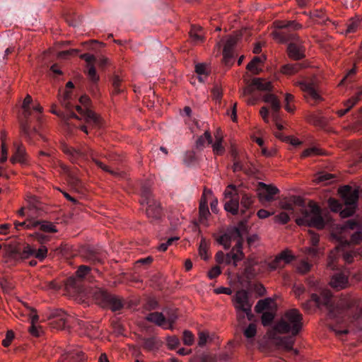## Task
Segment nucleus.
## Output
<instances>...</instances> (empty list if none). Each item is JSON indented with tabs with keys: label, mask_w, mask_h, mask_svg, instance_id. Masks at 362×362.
I'll return each instance as SVG.
<instances>
[{
	"label": "nucleus",
	"mask_w": 362,
	"mask_h": 362,
	"mask_svg": "<svg viewBox=\"0 0 362 362\" xmlns=\"http://www.w3.org/2000/svg\"><path fill=\"white\" fill-rule=\"evenodd\" d=\"M34 221V219L27 220L23 222H15V228L16 230H20L21 228H25L28 229L33 228V223L32 221Z\"/></svg>",
	"instance_id": "5fc2aeb1"
},
{
	"label": "nucleus",
	"mask_w": 362,
	"mask_h": 362,
	"mask_svg": "<svg viewBox=\"0 0 362 362\" xmlns=\"http://www.w3.org/2000/svg\"><path fill=\"white\" fill-rule=\"evenodd\" d=\"M276 221H279L283 224L287 223L290 220V216L286 212H281L279 214L275 216Z\"/></svg>",
	"instance_id": "bf43d9fd"
},
{
	"label": "nucleus",
	"mask_w": 362,
	"mask_h": 362,
	"mask_svg": "<svg viewBox=\"0 0 362 362\" xmlns=\"http://www.w3.org/2000/svg\"><path fill=\"white\" fill-rule=\"evenodd\" d=\"M61 150L67 156L72 163H78L81 160H86L90 157L100 168L112 175L115 174V173L111 170L108 166L95 158L93 150L88 146L84 145L80 148H76L66 144H62L61 145Z\"/></svg>",
	"instance_id": "6e6552de"
},
{
	"label": "nucleus",
	"mask_w": 362,
	"mask_h": 362,
	"mask_svg": "<svg viewBox=\"0 0 362 362\" xmlns=\"http://www.w3.org/2000/svg\"><path fill=\"white\" fill-rule=\"evenodd\" d=\"M209 214L210 212L208 208L207 201L206 199L203 200V198H202L199 204V221L205 224Z\"/></svg>",
	"instance_id": "e433bc0d"
},
{
	"label": "nucleus",
	"mask_w": 362,
	"mask_h": 362,
	"mask_svg": "<svg viewBox=\"0 0 362 362\" xmlns=\"http://www.w3.org/2000/svg\"><path fill=\"white\" fill-rule=\"evenodd\" d=\"M13 155L10 158L13 164L19 163L21 165L28 163V154L23 144L20 141H14L12 148Z\"/></svg>",
	"instance_id": "a211bd4d"
},
{
	"label": "nucleus",
	"mask_w": 362,
	"mask_h": 362,
	"mask_svg": "<svg viewBox=\"0 0 362 362\" xmlns=\"http://www.w3.org/2000/svg\"><path fill=\"white\" fill-rule=\"evenodd\" d=\"M207 141L209 144H212V136L209 131H205L203 135L198 137L196 141V148L198 150H202L204 147L205 141Z\"/></svg>",
	"instance_id": "ea45409f"
},
{
	"label": "nucleus",
	"mask_w": 362,
	"mask_h": 362,
	"mask_svg": "<svg viewBox=\"0 0 362 362\" xmlns=\"http://www.w3.org/2000/svg\"><path fill=\"white\" fill-rule=\"evenodd\" d=\"M312 264L305 260H301L298 264L297 269L301 274H305L310 270Z\"/></svg>",
	"instance_id": "3c124183"
},
{
	"label": "nucleus",
	"mask_w": 362,
	"mask_h": 362,
	"mask_svg": "<svg viewBox=\"0 0 362 362\" xmlns=\"http://www.w3.org/2000/svg\"><path fill=\"white\" fill-rule=\"evenodd\" d=\"M49 319L53 327L61 329L71 326L72 318L62 310H54L50 312Z\"/></svg>",
	"instance_id": "dca6fc26"
},
{
	"label": "nucleus",
	"mask_w": 362,
	"mask_h": 362,
	"mask_svg": "<svg viewBox=\"0 0 362 362\" xmlns=\"http://www.w3.org/2000/svg\"><path fill=\"white\" fill-rule=\"evenodd\" d=\"M86 357L84 354L78 349H69L64 352L60 359L59 362H85Z\"/></svg>",
	"instance_id": "393cba45"
},
{
	"label": "nucleus",
	"mask_w": 362,
	"mask_h": 362,
	"mask_svg": "<svg viewBox=\"0 0 362 362\" xmlns=\"http://www.w3.org/2000/svg\"><path fill=\"white\" fill-rule=\"evenodd\" d=\"M303 315L297 309H290L285 312L280 320L273 326L271 335L273 338L275 334L291 333V336L281 337L279 344L287 351H293L295 355L298 354V350L293 349L294 337L298 334L302 328Z\"/></svg>",
	"instance_id": "39448f33"
},
{
	"label": "nucleus",
	"mask_w": 362,
	"mask_h": 362,
	"mask_svg": "<svg viewBox=\"0 0 362 362\" xmlns=\"http://www.w3.org/2000/svg\"><path fill=\"white\" fill-rule=\"evenodd\" d=\"M167 344L170 349H175L180 345V340L176 336H170L167 338Z\"/></svg>",
	"instance_id": "6e6d98bb"
},
{
	"label": "nucleus",
	"mask_w": 362,
	"mask_h": 362,
	"mask_svg": "<svg viewBox=\"0 0 362 362\" xmlns=\"http://www.w3.org/2000/svg\"><path fill=\"white\" fill-rule=\"evenodd\" d=\"M202 28H197L194 25H193L191 28V30L189 31V36L191 40L194 42H198L202 41V35L199 33L201 32Z\"/></svg>",
	"instance_id": "a18cd8bd"
},
{
	"label": "nucleus",
	"mask_w": 362,
	"mask_h": 362,
	"mask_svg": "<svg viewBox=\"0 0 362 362\" xmlns=\"http://www.w3.org/2000/svg\"><path fill=\"white\" fill-rule=\"evenodd\" d=\"M282 208L291 213L298 226H307L317 229H322L325 226L322 210L314 202L306 204L301 197H295L293 203H284Z\"/></svg>",
	"instance_id": "7ed1b4c3"
},
{
	"label": "nucleus",
	"mask_w": 362,
	"mask_h": 362,
	"mask_svg": "<svg viewBox=\"0 0 362 362\" xmlns=\"http://www.w3.org/2000/svg\"><path fill=\"white\" fill-rule=\"evenodd\" d=\"M339 193L344 202V204L338 200L331 198L328 201L330 209L334 212H339L343 218L351 216L356 211L358 201V192L349 185L341 187Z\"/></svg>",
	"instance_id": "423d86ee"
},
{
	"label": "nucleus",
	"mask_w": 362,
	"mask_h": 362,
	"mask_svg": "<svg viewBox=\"0 0 362 362\" xmlns=\"http://www.w3.org/2000/svg\"><path fill=\"white\" fill-rule=\"evenodd\" d=\"M362 25V18L356 21H353L347 25L346 30V33H352L356 31L359 26Z\"/></svg>",
	"instance_id": "09e8293b"
},
{
	"label": "nucleus",
	"mask_w": 362,
	"mask_h": 362,
	"mask_svg": "<svg viewBox=\"0 0 362 362\" xmlns=\"http://www.w3.org/2000/svg\"><path fill=\"white\" fill-rule=\"evenodd\" d=\"M287 54L291 59L300 60L303 59L305 55V48L301 44V40H293L288 43L287 46Z\"/></svg>",
	"instance_id": "5701e85b"
},
{
	"label": "nucleus",
	"mask_w": 362,
	"mask_h": 362,
	"mask_svg": "<svg viewBox=\"0 0 362 362\" xmlns=\"http://www.w3.org/2000/svg\"><path fill=\"white\" fill-rule=\"evenodd\" d=\"M334 178V176L332 174L327 173H318L315 178V180L317 182H331L332 179Z\"/></svg>",
	"instance_id": "49530a36"
},
{
	"label": "nucleus",
	"mask_w": 362,
	"mask_h": 362,
	"mask_svg": "<svg viewBox=\"0 0 362 362\" xmlns=\"http://www.w3.org/2000/svg\"><path fill=\"white\" fill-rule=\"evenodd\" d=\"M361 97L362 90H358L356 93L355 95H354L353 97H351L350 99L347 100L345 102L344 105L346 106V108L337 111L338 116L342 117L345 114H346L351 109V107L354 106L358 103V101L361 100Z\"/></svg>",
	"instance_id": "c756f323"
},
{
	"label": "nucleus",
	"mask_w": 362,
	"mask_h": 362,
	"mask_svg": "<svg viewBox=\"0 0 362 362\" xmlns=\"http://www.w3.org/2000/svg\"><path fill=\"white\" fill-rule=\"evenodd\" d=\"M83 258L86 262L93 264H103L105 258H106V252L99 249L88 247L83 254Z\"/></svg>",
	"instance_id": "412c9836"
},
{
	"label": "nucleus",
	"mask_w": 362,
	"mask_h": 362,
	"mask_svg": "<svg viewBox=\"0 0 362 362\" xmlns=\"http://www.w3.org/2000/svg\"><path fill=\"white\" fill-rule=\"evenodd\" d=\"M70 99V92L64 90L63 96L59 98V100L71 117L84 120L86 124H83L80 127L81 131L88 134V127L94 129H100L103 127L102 119L89 108L90 99L88 95H83L79 99V102L84 107L80 105L74 106L71 104Z\"/></svg>",
	"instance_id": "20e7f679"
},
{
	"label": "nucleus",
	"mask_w": 362,
	"mask_h": 362,
	"mask_svg": "<svg viewBox=\"0 0 362 362\" xmlns=\"http://www.w3.org/2000/svg\"><path fill=\"white\" fill-rule=\"evenodd\" d=\"M122 80L119 76L115 75L112 78V85L113 88V93L115 94H119L123 91L124 88L122 84Z\"/></svg>",
	"instance_id": "37998d69"
},
{
	"label": "nucleus",
	"mask_w": 362,
	"mask_h": 362,
	"mask_svg": "<svg viewBox=\"0 0 362 362\" xmlns=\"http://www.w3.org/2000/svg\"><path fill=\"white\" fill-rule=\"evenodd\" d=\"M29 309L30 310L32 315L30 316L31 325L29 328V331L32 335L38 337L40 336V329L39 327L35 325V324L37 322L39 317L37 315L34 314L35 313V310L34 309L30 308H29Z\"/></svg>",
	"instance_id": "4c0bfd02"
},
{
	"label": "nucleus",
	"mask_w": 362,
	"mask_h": 362,
	"mask_svg": "<svg viewBox=\"0 0 362 362\" xmlns=\"http://www.w3.org/2000/svg\"><path fill=\"white\" fill-rule=\"evenodd\" d=\"M221 273V268L218 266H215L209 272L208 276L209 279H213L216 278Z\"/></svg>",
	"instance_id": "774afa93"
},
{
	"label": "nucleus",
	"mask_w": 362,
	"mask_h": 362,
	"mask_svg": "<svg viewBox=\"0 0 362 362\" xmlns=\"http://www.w3.org/2000/svg\"><path fill=\"white\" fill-rule=\"evenodd\" d=\"M257 328L256 325L253 323L249 325V326L244 330V335L247 338H252L256 335Z\"/></svg>",
	"instance_id": "864d4df0"
},
{
	"label": "nucleus",
	"mask_w": 362,
	"mask_h": 362,
	"mask_svg": "<svg viewBox=\"0 0 362 362\" xmlns=\"http://www.w3.org/2000/svg\"><path fill=\"white\" fill-rule=\"evenodd\" d=\"M233 304L237 310V318L240 322L245 320V315L248 320H252L254 315L252 313V303L249 300V295L244 289L239 290L233 296Z\"/></svg>",
	"instance_id": "9b49d317"
},
{
	"label": "nucleus",
	"mask_w": 362,
	"mask_h": 362,
	"mask_svg": "<svg viewBox=\"0 0 362 362\" xmlns=\"http://www.w3.org/2000/svg\"><path fill=\"white\" fill-rule=\"evenodd\" d=\"M32 223H33V228L39 227L42 231H44L46 233L57 232V229L55 228V226L49 222L34 220L32 221Z\"/></svg>",
	"instance_id": "f704fd0d"
},
{
	"label": "nucleus",
	"mask_w": 362,
	"mask_h": 362,
	"mask_svg": "<svg viewBox=\"0 0 362 362\" xmlns=\"http://www.w3.org/2000/svg\"><path fill=\"white\" fill-rule=\"evenodd\" d=\"M275 26L278 30L272 33L273 38L280 43L291 42L293 40L299 41V37L293 31L300 30L302 25L296 21H277Z\"/></svg>",
	"instance_id": "1a4fd4ad"
},
{
	"label": "nucleus",
	"mask_w": 362,
	"mask_h": 362,
	"mask_svg": "<svg viewBox=\"0 0 362 362\" xmlns=\"http://www.w3.org/2000/svg\"><path fill=\"white\" fill-rule=\"evenodd\" d=\"M247 219L244 218L239 221L237 226H234L221 235L216 237V241L223 245L225 250H228L230 247L232 240L237 241L232 250L226 255L222 251H218L216 254V260L218 263L226 262L227 264L233 263L234 266H237V263L242 260L245 256L243 252V245L244 235L247 233Z\"/></svg>",
	"instance_id": "f03ea898"
},
{
	"label": "nucleus",
	"mask_w": 362,
	"mask_h": 362,
	"mask_svg": "<svg viewBox=\"0 0 362 362\" xmlns=\"http://www.w3.org/2000/svg\"><path fill=\"white\" fill-rule=\"evenodd\" d=\"M260 90H270L272 88V84L269 81H265L261 78L252 79L250 84L245 87L241 92V97H248L252 94L255 89Z\"/></svg>",
	"instance_id": "f3484780"
},
{
	"label": "nucleus",
	"mask_w": 362,
	"mask_h": 362,
	"mask_svg": "<svg viewBox=\"0 0 362 362\" xmlns=\"http://www.w3.org/2000/svg\"><path fill=\"white\" fill-rule=\"evenodd\" d=\"M158 307H159L158 303L155 299H152V298L148 299V300L147 301V303L145 305V308L147 310H156V309H158Z\"/></svg>",
	"instance_id": "338daca9"
},
{
	"label": "nucleus",
	"mask_w": 362,
	"mask_h": 362,
	"mask_svg": "<svg viewBox=\"0 0 362 362\" xmlns=\"http://www.w3.org/2000/svg\"><path fill=\"white\" fill-rule=\"evenodd\" d=\"M293 95L289 93H287L285 95V108L288 112H293L294 110V107L290 105V103L293 101Z\"/></svg>",
	"instance_id": "052dcab7"
},
{
	"label": "nucleus",
	"mask_w": 362,
	"mask_h": 362,
	"mask_svg": "<svg viewBox=\"0 0 362 362\" xmlns=\"http://www.w3.org/2000/svg\"><path fill=\"white\" fill-rule=\"evenodd\" d=\"M224 196L226 199L224 209L232 215H238L239 213L240 196H241L240 204L244 208L241 209V215L243 216L245 215V211L251 206L253 202L251 195L240 190L239 187L233 184L226 187Z\"/></svg>",
	"instance_id": "0eeeda50"
},
{
	"label": "nucleus",
	"mask_w": 362,
	"mask_h": 362,
	"mask_svg": "<svg viewBox=\"0 0 362 362\" xmlns=\"http://www.w3.org/2000/svg\"><path fill=\"white\" fill-rule=\"evenodd\" d=\"M216 141L212 144L213 152L215 155L220 156L224 153L225 147L223 146V139L218 135L215 136Z\"/></svg>",
	"instance_id": "79ce46f5"
},
{
	"label": "nucleus",
	"mask_w": 362,
	"mask_h": 362,
	"mask_svg": "<svg viewBox=\"0 0 362 362\" xmlns=\"http://www.w3.org/2000/svg\"><path fill=\"white\" fill-rule=\"evenodd\" d=\"M90 267L86 265H81L76 272V276H71L67 279V286L79 291L81 288V281L89 274Z\"/></svg>",
	"instance_id": "6ab92c4d"
},
{
	"label": "nucleus",
	"mask_w": 362,
	"mask_h": 362,
	"mask_svg": "<svg viewBox=\"0 0 362 362\" xmlns=\"http://www.w3.org/2000/svg\"><path fill=\"white\" fill-rule=\"evenodd\" d=\"M161 344V341L156 337L142 339V346L148 351H157Z\"/></svg>",
	"instance_id": "7c9ffc66"
},
{
	"label": "nucleus",
	"mask_w": 362,
	"mask_h": 362,
	"mask_svg": "<svg viewBox=\"0 0 362 362\" xmlns=\"http://www.w3.org/2000/svg\"><path fill=\"white\" fill-rule=\"evenodd\" d=\"M155 199L152 197L149 187L146 185H142L141 189V204L144 205L146 203H149L151 201Z\"/></svg>",
	"instance_id": "58836bf2"
},
{
	"label": "nucleus",
	"mask_w": 362,
	"mask_h": 362,
	"mask_svg": "<svg viewBox=\"0 0 362 362\" xmlns=\"http://www.w3.org/2000/svg\"><path fill=\"white\" fill-rule=\"evenodd\" d=\"M47 249L45 246H41L37 250L26 246L21 251L20 249L13 248L8 253V258L14 261L29 258L35 256L39 260L42 261L47 256Z\"/></svg>",
	"instance_id": "4468645a"
},
{
	"label": "nucleus",
	"mask_w": 362,
	"mask_h": 362,
	"mask_svg": "<svg viewBox=\"0 0 362 362\" xmlns=\"http://www.w3.org/2000/svg\"><path fill=\"white\" fill-rule=\"evenodd\" d=\"M319 235L313 231H310V241L313 246L308 249V255L312 257H315L318 255V249L316 247L319 243Z\"/></svg>",
	"instance_id": "2f4dec72"
},
{
	"label": "nucleus",
	"mask_w": 362,
	"mask_h": 362,
	"mask_svg": "<svg viewBox=\"0 0 362 362\" xmlns=\"http://www.w3.org/2000/svg\"><path fill=\"white\" fill-rule=\"evenodd\" d=\"M195 71L197 74L199 75V80L201 82L204 81V78L202 76V75L206 77L207 76V72L206 71L205 65L203 64H198L195 66Z\"/></svg>",
	"instance_id": "603ef678"
},
{
	"label": "nucleus",
	"mask_w": 362,
	"mask_h": 362,
	"mask_svg": "<svg viewBox=\"0 0 362 362\" xmlns=\"http://www.w3.org/2000/svg\"><path fill=\"white\" fill-rule=\"evenodd\" d=\"M356 303L354 299L337 298L334 296L330 291L322 290L320 296L312 293L310 300L302 303V307L305 310H310L313 304L320 309H325L330 319L337 324H341L344 321L347 311Z\"/></svg>",
	"instance_id": "f257e3e1"
},
{
	"label": "nucleus",
	"mask_w": 362,
	"mask_h": 362,
	"mask_svg": "<svg viewBox=\"0 0 362 362\" xmlns=\"http://www.w3.org/2000/svg\"><path fill=\"white\" fill-rule=\"evenodd\" d=\"M310 18L318 24H324L325 23L327 18H326L325 13L321 11L316 10L311 13Z\"/></svg>",
	"instance_id": "c03bdc74"
},
{
	"label": "nucleus",
	"mask_w": 362,
	"mask_h": 362,
	"mask_svg": "<svg viewBox=\"0 0 362 362\" xmlns=\"http://www.w3.org/2000/svg\"><path fill=\"white\" fill-rule=\"evenodd\" d=\"M263 62L260 57H254L252 61L247 65V69L251 71L253 74H259L262 71L258 65Z\"/></svg>",
	"instance_id": "a19ab883"
},
{
	"label": "nucleus",
	"mask_w": 362,
	"mask_h": 362,
	"mask_svg": "<svg viewBox=\"0 0 362 362\" xmlns=\"http://www.w3.org/2000/svg\"><path fill=\"white\" fill-rule=\"evenodd\" d=\"M146 214L148 218L153 221H157L162 216V209L160 204L156 200L151 201L149 203H146Z\"/></svg>",
	"instance_id": "a878e982"
},
{
	"label": "nucleus",
	"mask_w": 362,
	"mask_h": 362,
	"mask_svg": "<svg viewBox=\"0 0 362 362\" xmlns=\"http://www.w3.org/2000/svg\"><path fill=\"white\" fill-rule=\"evenodd\" d=\"M279 192V189L274 186L269 185L262 182L258 183L257 194L261 201H273L274 196Z\"/></svg>",
	"instance_id": "aec40b11"
},
{
	"label": "nucleus",
	"mask_w": 362,
	"mask_h": 362,
	"mask_svg": "<svg viewBox=\"0 0 362 362\" xmlns=\"http://www.w3.org/2000/svg\"><path fill=\"white\" fill-rule=\"evenodd\" d=\"M300 89L305 93L306 97H310L315 102L321 100L322 98L313 87V84L306 82H300Z\"/></svg>",
	"instance_id": "c85d7f7f"
},
{
	"label": "nucleus",
	"mask_w": 362,
	"mask_h": 362,
	"mask_svg": "<svg viewBox=\"0 0 362 362\" xmlns=\"http://www.w3.org/2000/svg\"><path fill=\"white\" fill-rule=\"evenodd\" d=\"M207 248H206V243L204 240H202L199 248V252L201 256V257L204 259H207L208 257L206 255Z\"/></svg>",
	"instance_id": "680f3d73"
},
{
	"label": "nucleus",
	"mask_w": 362,
	"mask_h": 362,
	"mask_svg": "<svg viewBox=\"0 0 362 362\" xmlns=\"http://www.w3.org/2000/svg\"><path fill=\"white\" fill-rule=\"evenodd\" d=\"M269 305L270 300L269 299L260 300L257 302L255 309L257 313H261L263 310L269 308Z\"/></svg>",
	"instance_id": "8fccbe9b"
},
{
	"label": "nucleus",
	"mask_w": 362,
	"mask_h": 362,
	"mask_svg": "<svg viewBox=\"0 0 362 362\" xmlns=\"http://www.w3.org/2000/svg\"><path fill=\"white\" fill-rule=\"evenodd\" d=\"M320 154V150L315 147H312L304 150L302 153V157H308L312 155Z\"/></svg>",
	"instance_id": "0e129e2a"
},
{
	"label": "nucleus",
	"mask_w": 362,
	"mask_h": 362,
	"mask_svg": "<svg viewBox=\"0 0 362 362\" xmlns=\"http://www.w3.org/2000/svg\"><path fill=\"white\" fill-rule=\"evenodd\" d=\"M274 315L271 312H265L262 315V324L264 327L269 326L273 322Z\"/></svg>",
	"instance_id": "de8ad7c7"
},
{
	"label": "nucleus",
	"mask_w": 362,
	"mask_h": 362,
	"mask_svg": "<svg viewBox=\"0 0 362 362\" xmlns=\"http://www.w3.org/2000/svg\"><path fill=\"white\" fill-rule=\"evenodd\" d=\"M146 320L148 322H153L156 325L162 327L166 322V317L162 313L154 312L149 313Z\"/></svg>",
	"instance_id": "473e14b6"
},
{
	"label": "nucleus",
	"mask_w": 362,
	"mask_h": 362,
	"mask_svg": "<svg viewBox=\"0 0 362 362\" xmlns=\"http://www.w3.org/2000/svg\"><path fill=\"white\" fill-rule=\"evenodd\" d=\"M14 338V333L13 331L9 330L7 332L6 337L2 341V345L5 347H8L11 343L13 339Z\"/></svg>",
	"instance_id": "e2e57ef3"
},
{
	"label": "nucleus",
	"mask_w": 362,
	"mask_h": 362,
	"mask_svg": "<svg viewBox=\"0 0 362 362\" xmlns=\"http://www.w3.org/2000/svg\"><path fill=\"white\" fill-rule=\"evenodd\" d=\"M197 160V158L194 151H189L186 154L185 161L189 165L194 163Z\"/></svg>",
	"instance_id": "69168bd1"
},
{
	"label": "nucleus",
	"mask_w": 362,
	"mask_h": 362,
	"mask_svg": "<svg viewBox=\"0 0 362 362\" xmlns=\"http://www.w3.org/2000/svg\"><path fill=\"white\" fill-rule=\"evenodd\" d=\"M264 102L269 103L272 110V117L276 122V126L279 132H275V136L283 141L291 144L293 146H299L301 142L296 138L283 135L280 132L284 129V126L278 122L279 112L281 108V103L276 96L272 93H268L264 96Z\"/></svg>",
	"instance_id": "9d476101"
},
{
	"label": "nucleus",
	"mask_w": 362,
	"mask_h": 362,
	"mask_svg": "<svg viewBox=\"0 0 362 362\" xmlns=\"http://www.w3.org/2000/svg\"><path fill=\"white\" fill-rule=\"evenodd\" d=\"M33 99L30 95L25 98L22 108L23 110V119L21 122V132L28 141L32 142L33 136L36 134L35 128H32L29 123V117L31 115L30 104Z\"/></svg>",
	"instance_id": "ddd939ff"
},
{
	"label": "nucleus",
	"mask_w": 362,
	"mask_h": 362,
	"mask_svg": "<svg viewBox=\"0 0 362 362\" xmlns=\"http://www.w3.org/2000/svg\"><path fill=\"white\" fill-rule=\"evenodd\" d=\"M293 291L294 293L295 296L298 299L300 300L302 298V296L305 292V288L303 286L301 285H295L293 288Z\"/></svg>",
	"instance_id": "13d9d810"
},
{
	"label": "nucleus",
	"mask_w": 362,
	"mask_h": 362,
	"mask_svg": "<svg viewBox=\"0 0 362 362\" xmlns=\"http://www.w3.org/2000/svg\"><path fill=\"white\" fill-rule=\"evenodd\" d=\"M346 229L356 230L351 235V240L353 243L358 244L362 242V222L360 220L352 218L344 223Z\"/></svg>",
	"instance_id": "4be33fe9"
},
{
	"label": "nucleus",
	"mask_w": 362,
	"mask_h": 362,
	"mask_svg": "<svg viewBox=\"0 0 362 362\" xmlns=\"http://www.w3.org/2000/svg\"><path fill=\"white\" fill-rule=\"evenodd\" d=\"M231 156L233 160V165L232 166L233 171L234 173L243 171L245 173H247V169L245 168L244 163L238 156V153L235 151H233Z\"/></svg>",
	"instance_id": "c9c22d12"
},
{
	"label": "nucleus",
	"mask_w": 362,
	"mask_h": 362,
	"mask_svg": "<svg viewBox=\"0 0 362 362\" xmlns=\"http://www.w3.org/2000/svg\"><path fill=\"white\" fill-rule=\"evenodd\" d=\"M97 303L103 307H109L112 311L120 310L124 307V303L117 296L108 293L106 290L97 288L93 293Z\"/></svg>",
	"instance_id": "f8f14e48"
},
{
	"label": "nucleus",
	"mask_w": 362,
	"mask_h": 362,
	"mask_svg": "<svg viewBox=\"0 0 362 362\" xmlns=\"http://www.w3.org/2000/svg\"><path fill=\"white\" fill-rule=\"evenodd\" d=\"M302 68V64L298 62L294 64H286L281 66V71L283 74L291 76L296 74Z\"/></svg>",
	"instance_id": "72a5a7b5"
},
{
	"label": "nucleus",
	"mask_w": 362,
	"mask_h": 362,
	"mask_svg": "<svg viewBox=\"0 0 362 362\" xmlns=\"http://www.w3.org/2000/svg\"><path fill=\"white\" fill-rule=\"evenodd\" d=\"M80 58L85 60L88 64V77L90 81L89 90L94 97L99 95V88L98 83L100 80V77L97 74L96 69L93 64L95 61V57L93 54L88 53L82 54Z\"/></svg>",
	"instance_id": "2eb2a0df"
},
{
	"label": "nucleus",
	"mask_w": 362,
	"mask_h": 362,
	"mask_svg": "<svg viewBox=\"0 0 362 362\" xmlns=\"http://www.w3.org/2000/svg\"><path fill=\"white\" fill-rule=\"evenodd\" d=\"M194 336L192 333L188 330L183 332V342L185 345L190 346L193 344Z\"/></svg>",
	"instance_id": "4d7b16f0"
},
{
	"label": "nucleus",
	"mask_w": 362,
	"mask_h": 362,
	"mask_svg": "<svg viewBox=\"0 0 362 362\" xmlns=\"http://www.w3.org/2000/svg\"><path fill=\"white\" fill-rule=\"evenodd\" d=\"M348 284V278L347 276L341 273L337 272L335 273L330 281V285L332 287L339 290L344 288L346 284Z\"/></svg>",
	"instance_id": "cd10ccee"
},
{
	"label": "nucleus",
	"mask_w": 362,
	"mask_h": 362,
	"mask_svg": "<svg viewBox=\"0 0 362 362\" xmlns=\"http://www.w3.org/2000/svg\"><path fill=\"white\" fill-rule=\"evenodd\" d=\"M237 43V39L234 37H229L224 45L223 55L224 63L226 66H230L233 62V48Z\"/></svg>",
	"instance_id": "b1692460"
},
{
	"label": "nucleus",
	"mask_w": 362,
	"mask_h": 362,
	"mask_svg": "<svg viewBox=\"0 0 362 362\" xmlns=\"http://www.w3.org/2000/svg\"><path fill=\"white\" fill-rule=\"evenodd\" d=\"M293 259L294 256L288 251H283L276 256L275 259L271 263V267L274 269L281 267H283V265H281L282 262H284L286 264H288Z\"/></svg>",
	"instance_id": "bb28decb"
}]
</instances>
